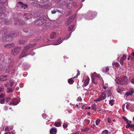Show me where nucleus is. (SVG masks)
<instances>
[{"label": "nucleus", "mask_w": 134, "mask_h": 134, "mask_svg": "<svg viewBox=\"0 0 134 134\" xmlns=\"http://www.w3.org/2000/svg\"><path fill=\"white\" fill-rule=\"evenodd\" d=\"M4 58H1L0 59V71H2L3 69L6 70V72H9L13 74L15 72V70L14 67V61L13 59L8 58L5 60V64L3 63L2 65V63L3 60H4Z\"/></svg>", "instance_id": "f257e3e1"}, {"label": "nucleus", "mask_w": 134, "mask_h": 134, "mask_svg": "<svg viewBox=\"0 0 134 134\" xmlns=\"http://www.w3.org/2000/svg\"><path fill=\"white\" fill-rule=\"evenodd\" d=\"M7 0H0V16H5L6 14L5 12L6 9L5 7L8 4Z\"/></svg>", "instance_id": "f03ea898"}, {"label": "nucleus", "mask_w": 134, "mask_h": 134, "mask_svg": "<svg viewBox=\"0 0 134 134\" xmlns=\"http://www.w3.org/2000/svg\"><path fill=\"white\" fill-rule=\"evenodd\" d=\"M35 45V44H29L26 46L24 47L21 54H20V55L19 56V58L20 59L26 56L27 55H26V53L27 50L30 48L31 47L34 46Z\"/></svg>", "instance_id": "7ed1b4c3"}, {"label": "nucleus", "mask_w": 134, "mask_h": 134, "mask_svg": "<svg viewBox=\"0 0 134 134\" xmlns=\"http://www.w3.org/2000/svg\"><path fill=\"white\" fill-rule=\"evenodd\" d=\"M115 81L117 83L121 85H123L127 83V80L126 77H124L122 78L116 77Z\"/></svg>", "instance_id": "20e7f679"}, {"label": "nucleus", "mask_w": 134, "mask_h": 134, "mask_svg": "<svg viewBox=\"0 0 134 134\" xmlns=\"http://www.w3.org/2000/svg\"><path fill=\"white\" fill-rule=\"evenodd\" d=\"M3 38L2 39L4 41H11L13 40V37L11 35H7V33L4 34L2 33Z\"/></svg>", "instance_id": "39448f33"}, {"label": "nucleus", "mask_w": 134, "mask_h": 134, "mask_svg": "<svg viewBox=\"0 0 134 134\" xmlns=\"http://www.w3.org/2000/svg\"><path fill=\"white\" fill-rule=\"evenodd\" d=\"M21 48L20 47H18L12 49L11 51L12 54L14 55H17L21 50Z\"/></svg>", "instance_id": "423d86ee"}, {"label": "nucleus", "mask_w": 134, "mask_h": 134, "mask_svg": "<svg viewBox=\"0 0 134 134\" xmlns=\"http://www.w3.org/2000/svg\"><path fill=\"white\" fill-rule=\"evenodd\" d=\"M106 97V95L104 92H102L98 99L96 100L97 101H99L105 99Z\"/></svg>", "instance_id": "0eeeda50"}, {"label": "nucleus", "mask_w": 134, "mask_h": 134, "mask_svg": "<svg viewBox=\"0 0 134 134\" xmlns=\"http://www.w3.org/2000/svg\"><path fill=\"white\" fill-rule=\"evenodd\" d=\"M75 16V15L71 16L68 18L67 21L65 22L66 25H68L70 24L74 18Z\"/></svg>", "instance_id": "6e6552de"}, {"label": "nucleus", "mask_w": 134, "mask_h": 134, "mask_svg": "<svg viewBox=\"0 0 134 134\" xmlns=\"http://www.w3.org/2000/svg\"><path fill=\"white\" fill-rule=\"evenodd\" d=\"M82 5L81 3L77 4L75 2H74L73 4L74 7L76 8L77 11L79 10L82 7Z\"/></svg>", "instance_id": "1a4fd4ad"}, {"label": "nucleus", "mask_w": 134, "mask_h": 134, "mask_svg": "<svg viewBox=\"0 0 134 134\" xmlns=\"http://www.w3.org/2000/svg\"><path fill=\"white\" fill-rule=\"evenodd\" d=\"M63 40H65L63 39V37L59 38L57 41L53 43V44L54 45H56L59 44L63 41Z\"/></svg>", "instance_id": "9d476101"}, {"label": "nucleus", "mask_w": 134, "mask_h": 134, "mask_svg": "<svg viewBox=\"0 0 134 134\" xmlns=\"http://www.w3.org/2000/svg\"><path fill=\"white\" fill-rule=\"evenodd\" d=\"M63 40H65L63 39V37L59 38L57 41L53 43V44L54 45H56L59 44L63 41Z\"/></svg>", "instance_id": "9b49d317"}, {"label": "nucleus", "mask_w": 134, "mask_h": 134, "mask_svg": "<svg viewBox=\"0 0 134 134\" xmlns=\"http://www.w3.org/2000/svg\"><path fill=\"white\" fill-rule=\"evenodd\" d=\"M19 102V101L17 99L15 98H14L12 100V101L9 103V104L10 105H16L18 104Z\"/></svg>", "instance_id": "f8f14e48"}, {"label": "nucleus", "mask_w": 134, "mask_h": 134, "mask_svg": "<svg viewBox=\"0 0 134 134\" xmlns=\"http://www.w3.org/2000/svg\"><path fill=\"white\" fill-rule=\"evenodd\" d=\"M134 92V90L132 88H131L126 93L125 95H126V96H131L133 94Z\"/></svg>", "instance_id": "ddd939ff"}, {"label": "nucleus", "mask_w": 134, "mask_h": 134, "mask_svg": "<svg viewBox=\"0 0 134 134\" xmlns=\"http://www.w3.org/2000/svg\"><path fill=\"white\" fill-rule=\"evenodd\" d=\"M126 58V56L125 55H123L122 57H121L119 60V62L120 64L123 65V63L124 60Z\"/></svg>", "instance_id": "4468645a"}, {"label": "nucleus", "mask_w": 134, "mask_h": 134, "mask_svg": "<svg viewBox=\"0 0 134 134\" xmlns=\"http://www.w3.org/2000/svg\"><path fill=\"white\" fill-rule=\"evenodd\" d=\"M18 4L23 9H25L27 7V5L26 4H23L21 2H19Z\"/></svg>", "instance_id": "2eb2a0df"}, {"label": "nucleus", "mask_w": 134, "mask_h": 134, "mask_svg": "<svg viewBox=\"0 0 134 134\" xmlns=\"http://www.w3.org/2000/svg\"><path fill=\"white\" fill-rule=\"evenodd\" d=\"M89 80L90 79L89 77H86V79L84 81V83L83 86L84 87L86 86L89 83Z\"/></svg>", "instance_id": "dca6fc26"}, {"label": "nucleus", "mask_w": 134, "mask_h": 134, "mask_svg": "<svg viewBox=\"0 0 134 134\" xmlns=\"http://www.w3.org/2000/svg\"><path fill=\"white\" fill-rule=\"evenodd\" d=\"M14 44L13 43H10L9 44H6L4 46V47L6 48H9L14 46Z\"/></svg>", "instance_id": "f3484780"}, {"label": "nucleus", "mask_w": 134, "mask_h": 134, "mask_svg": "<svg viewBox=\"0 0 134 134\" xmlns=\"http://www.w3.org/2000/svg\"><path fill=\"white\" fill-rule=\"evenodd\" d=\"M91 76L92 80V81H93V78L96 77H98L99 78H100L101 77L99 74L97 75V73L96 72H94Z\"/></svg>", "instance_id": "a211bd4d"}, {"label": "nucleus", "mask_w": 134, "mask_h": 134, "mask_svg": "<svg viewBox=\"0 0 134 134\" xmlns=\"http://www.w3.org/2000/svg\"><path fill=\"white\" fill-rule=\"evenodd\" d=\"M131 104L130 103H126V108L127 109L130 110L131 111H134V110H132L131 109Z\"/></svg>", "instance_id": "6ab92c4d"}, {"label": "nucleus", "mask_w": 134, "mask_h": 134, "mask_svg": "<svg viewBox=\"0 0 134 134\" xmlns=\"http://www.w3.org/2000/svg\"><path fill=\"white\" fill-rule=\"evenodd\" d=\"M43 21V20H37L36 21L35 24L36 25H40L43 24V23L42 22Z\"/></svg>", "instance_id": "aec40b11"}, {"label": "nucleus", "mask_w": 134, "mask_h": 134, "mask_svg": "<svg viewBox=\"0 0 134 134\" xmlns=\"http://www.w3.org/2000/svg\"><path fill=\"white\" fill-rule=\"evenodd\" d=\"M90 120L87 119H85L84 120L83 122V124L84 126H87L88 125L90 122Z\"/></svg>", "instance_id": "412c9836"}, {"label": "nucleus", "mask_w": 134, "mask_h": 134, "mask_svg": "<svg viewBox=\"0 0 134 134\" xmlns=\"http://www.w3.org/2000/svg\"><path fill=\"white\" fill-rule=\"evenodd\" d=\"M50 134H56L57 132V129L55 128H53L51 129L50 131Z\"/></svg>", "instance_id": "4be33fe9"}, {"label": "nucleus", "mask_w": 134, "mask_h": 134, "mask_svg": "<svg viewBox=\"0 0 134 134\" xmlns=\"http://www.w3.org/2000/svg\"><path fill=\"white\" fill-rule=\"evenodd\" d=\"M66 1L67 0H60L58 3L61 5H63L65 4Z\"/></svg>", "instance_id": "5701e85b"}, {"label": "nucleus", "mask_w": 134, "mask_h": 134, "mask_svg": "<svg viewBox=\"0 0 134 134\" xmlns=\"http://www.w3.org/2000/svg\"><path fill=\"white\" fill-rule=\"evenodd\" d=\"M3 130L6 131L12 130V128H9L8 126H5L3 127Z\"/></svg>", "instance_id": "b1692460"}, {"label": "nucleus", "mask_w": 134, "mask_h": 134, "mask_svg": "<svg viewBox=\"0 0 134 134\" xmlns=\"http://www.w3.org/2000/svg\"><path fill=\"white\" fill-rule=\"evenodd\" d=\"M97 14V13L96 12H92L91 11H89L88 13V15L90 16L91 15L92 16H94Z\"/></svg>", "instance_id": "393cba45"}, {"label": "nucleus", "mask_w": 134, "mask_h": 134, "mask_svg": "<svg viewBox=\"0 0 134 134\" xmlns=\"http://www.w3.org/2000/svg\"><path fill=\"white\" fill-rule=\"evenodd\" d=\"M9 85L8 84H5V86H12L14 83V81L12 80H10L9 81Z\"/></svg>", "instance_id": "a878e982"}, {"label": "nucleus", "mask_w": 134, "mask_h": 134, "mask_svg": "<svg viewBox=\"0 0 134 134\" xmlns=\"http://www.w3.org/2000/svg\"><path fill=\"white\" fill-rule=\"evenodd\" d=\"M7 79V76H1L0 77V80L1 81L6 80Z\"/></svg>", "instance_id": "bb28decb"}, {"label": "nucleus", "mask_w": 134, "mask_h": 134, "mask_svg": "<svg viewBox=\"0 0 134 134\" xmlns=\"http://www.w3.org/2000/svg\"><path fill=\"white\" fill-rule=\"evenodd\" d=\"M74 26L75 25H72L70 26L68 28V30L69 31H72L74 30Z\"/></svg>", "instance_id": "cd10ccee"}, {"label": "nucleus", "mask_w": 134, "mask_h": 134, "mask_svg": "<svg viewBox=\"0 0 134 134\" xmlns=\"http://www.w3.org/2000/svg\"><path fill=\"white\" fill-rule=\"evenodd\" d=\"M117 90L118 93H121L124 90V89L119 87L117 88Z\"/></svg>", "instance_id": "c85d7f7f"}, {"label": "nucleus", "mask_w": 134, "mask_h": 134, "mask_svg": "<svg viewBox=\"0 0 134 134\" xmlns=\"http://www.w3.org/2000/svg\"><path fill=\"white\" fill-rule=\"evenodd\" d=\"M56 36V34L55 32H53L51 33V38H54Z\"/></svg>", "instance_id": "c756f323"}, {"label": "nucleus", "mask_w": 134, "mask_h": 134, "mask_svg": "<svg viewBox=\"0 0 134 134\" xmlns=\"http://www.w3.org/2000/svg\"><path fill=\"white\" fill-rule=\"evenodd\" d=\"M55 126L57 127H59L61 125V123L59 121H57L54 124Z\"/></svg>", "instance_id": "7c9ffc66"}, {"label": "nucleus", "mask_w": 134, "mask_h": 134, "mask_svg": "<svg viewBox=\"0 0 134 134\" xmlns=\"http://www.w3.org/2000/svg\"><path fill=\"white\" fill-rule=\"evenodd\" d=\"M113 65H115L116 67H118L120 66V65L117 62L113 63H112Z\"/></svg>", "instance_id": "2f4dec72"}, {"label": "nucleus", "mask_w": 134, "mask_h": 134, "mask_svg": "<svg viewBox=\"0 0 134 134\" xmlns=\"http://www.w3.org/2000/svg\"><path fill=\"white\" fill-rule=\"evenodd\" d=\"M68 82L70 84H72L74 82V81L72 79H69L68 80Z\"/></svg>", "instance_id": "473e14b6"}, {"label": "nucleus", "mask_w": 134, "mask_h": 134, "mask_svg": "<svg viewBox=\"0 0 134 134\" xmlns=\"http://www.w3.org/2000/svg\"><path fill=\"white\" fill-rule=\"evenodd\" d=\"M29 16V14L28 13H25L24 15V17L26 19H28V16Z\"/></svg>", "instance_id": "72a5a7b5"}, {"label": "nucleus", "mask_w": 134, "mask_h": 134, "mask_svg": "<svg viewBox=\"0 0 134 134\" xmlns=\"http://www.w3.org/2000/svg\"><path fill=\"white\" fill-rule=\"evenodd\" d=\"M67 8H71L72 4L71 3H67L66 4Z\"/></svg>", "instance_id": "f704fd0d"}, {"label": "nucleus", "mask_w": 134, "mask_h": 134, "mask_svg": "<svg viewBox=\"0 0 134 134\" xmlns=\"http://www.w3.org/2000/svg\"><path fill=\"white\" fill-rule=\"evenodd\" d=\"M25 42V41H23V40H20L19 41V43L21 44H24Z\"/></svg>", "instance_id": "c9c22d12"}, {"label": "nucleus", "mask_w": 134, "mask_h": 134, "mask_svg": "<svg viewBox=\"0 0 134 134\" xmlns=\"http://www.w3.org/2000/svg\"><path fill=\"white\" fill-rule=\"evenodd\" d=\"M67 122H64V123L63 126L64 128H66L68 127V124Z\"/></svg>", "instance_id": "e433bc0d"}, {"label": "nucleus", "mask_w": 134, "mask_h": 134, "mask_svg": "<svg viewBox=\"0 0 134 134\" xmlns=\"http://www.w3.org/2000/svg\"><path fill=\"white\" fill-rule=\"evenodd\" d=\"M15 132L14 131H12L11 132H7L5 133L4 134H15Z\"/></svg>", "instance_id": "4c0bfd02"}, {"label": "nucleus", "mask_w": 134, "mask_h": 134, "mask_svg": "<svg viewBox=\"0 0 134 134\" xmlns=\"http://www.w3.org/2000/svg\"><path fill=\"white\" fill-rule=\"evenodd\" d=\"M108 133V131L107 130H105L103 131L101 134H107Z\"/></svg>", "instance_id": "58836bf2"}, {"label": "nucleus", "mask_w": 134, "mask_h": 134, "mask_svg": "<svg viewBox=\"0 0 134 134\" xmlns=\"http://www.w3.org/2000/svg\"><path fill=\"white\" fill-rule=\"evenodd\" d=\"M114 100H110L109 101V103L111 106H112L114 104Z\"/></svg>", "instance_id": "ea45409f"}, {"label": "nucleus", "mask_w": 134, "mask_h": 134, "mask_svg": "<svg viewBox=\"0 0 134 134\" xmlns=\"http://www.w3.org/2000/svg\"><path fill=\"white\" fill-rule=\"evenodd\" d=\"M16 20H17V21H14V24H16L19 23L20 24H21L20 23V21L18 20L17 18H16Z\"/></svg>", "instance_id": "a19ab883"}, {"label": "nucleus", "mask_w": 134, "mask_h": 134, "mask_svg": "<svg viewBox=\"0 0 134 134\" xmlns=\"http://www.w3.org/2000/svg\"><path fill=\"white\" fill-rule=\"evenodd\" d=\"M7 91L8 92L10 93L13 92V90L11 88L9 87H8L7 88Z\"/></svg>", "instance_id": "79ce46f5"}, {"label": "nucleus", "mask_w": 134, "mask_h": 134, "mask_svg": "<svg viewBox=\"0 0 134 134\" xmlns=\"http://www.w3.org/2000/svg\"><path fill=\"white\" fill-rule=\"evenodd\" d=\"M100 121V120L99 119H97L96 121V125H98Z\"/></svg>", "instance_id": "37998d69"}, {"label": "nucleus", "mask_w": 134, "mask_h": 134, "mask_svg": "<svg viewBox=\"0 0 134 134\" xmlns=\"http://www.w3.org/2000/svg\"><path fill=\"white\" fill-rule=\"evenodd\" d=\"M72 32H71V33H72ZM71 33H70L69 34V36H67L64 39V40H66L68 39L71 36Z\"/></svg>", "instance_id": "c03bdc74"}, {"label": "nucleus", "mask_w": 134, "mask_h": 134, "mask_svg": "<svg viewBox=\"0 0 134 134\" xmlns=\"http://www.w3.org/2000/svg\"><path fill=\"white\" fill-rule=\"evenodd\" d=\"M72 32H71V33H72ZM71 33H70L69 34V36H67L64 39V40H66L68 39L71 36Z\"/></svg>", "instance_id": "a18cd8bd"}, {"label": "nucleus", "mask_w": 134, "mask_h": 134, "mask_svg": "<svg viewBox=\"0 0 134 134\" xmlns=\"http://www.w3.org/2000/svg\"><path fill=\"white\" fill-rule=\"evenodd\" d=\"M5 102L4 99H0V103L1 104H3Z\"/></svg>", "instance_id": "49530a36"}, {"label": "nucleus", "mask_w": 134, "mask_h": 134, "mask_svg": "<svg viewBox=\"0 0 134 134\" xmlns=\"http://www.w3.org/2000/svg\"><path fill=\"white\" fill-rule=\"evenodd\" d=\"M92 109L93 110H96V106L94 104H92Z\"/></svg>", "instance_id": "de8ad7c7"}, {"label": "nucleus", "mask_w": 134, "mask_h": 134, "mask_svg": "<svg viewBox=\"0 0 134 134\" xmlns=\"http://www.w3.org/2000/svg\"><path fill=\"white\" fill-rule=\"evenodd\" d=\"M82 99L80 97H79L77 99V100L78 101H81L82 100Z\"/></svg>", "instance_id": "09e8293b"}, {"label": "nucleus", "mask_w": 134, "mask_h": 134, "mask_svg": "<svg viewBox=\"0 0 134 134\" xmlns=\"http://www.w3.org/2000/svg\"><path fill=\"white\" fill-rule=\"evenodd\" d=\"M2 85H0V92L3 91L4 89L2 87Z\"/></svg>", "instance_id": "8fccbe9b"}, {"label": "nucleus", "mask_w": 134, "mask_h": 134, "mask_svg": "<svg viewBox=\"0 0 134 134\" xmlns=\"http://www.w3.org/2000/svg\"><path fill=\"white\" fill-rule=\"evenodd\" d=\"M5 95L4 94L2 93L0 95V98H3L4 97Z\"/></svg>", "instance_id": "3c124183"}, {"label": "nucleus", "mask_w": 134, "mask_h": 134, "mask_svg": "<svg viewBox=\"0 0 134 134\" xmlns=\"http://www.w3.org/2000/svg\"><path fill=\"white\" fill-rule=\"evenodd\" d=\"M57 12V9L55 10H53L52 11V14H55Z\"/></svg>", "instance_id": "603ef678"}, {"label": "nucleus", "mask_w": 134, "mask_h": 134, "mask_svg": "<svg viewBox=\"0 0 134 134\" xmlns=\"http://www.w3.org/2000/svg\"><path fill=\"white\" fill-rule=\"evenodd\" d=\"M42 116L44 118H45L47 117V115L46 114H42Z\"/></svg>", "instance_id": "864d4df0"}, {"label": "nucleus", "mask_w": 134, "mask_h": 134, "mask_svg": "<svg viewBox=\"0 0 134 134\" xmlns=\"http://www.w3.org/2000/svg\"><path fill=\"white\" fill-rule=\"evenodd\" d=\"M80 74V73L79 72H78L77 73V74L76 76H75L74 77V78H76L78 76H79Z\"/></svg>", "instance_id": "5fc2aeb1"}, {"label": "nucleus", "mask_w": 134, "mask_h": 134, "mask_svg": "<svg viewBox=\"0 0 134 134\" xmlns=\"http://www.w3.org/2000/svg\"><path fill=\"white\" fill-rule=\"evenodd\" d=\"M89 130V128L87 127H86L83 129L84 131H88Z\"/></svg>", "instance_id": "6e6d98bb"}, {"label": "nucleus", "mask_w": 134, "mask_h": 134, "mask_svg": "<svg viewBox=\"0 0 134 134\" xmlns=\"http://www.w3.org/2000/svg\"><path fill=\"white\" fill-rule=\"evenodd\" d=\"M130 127L132 129H134V125L131 124H130Z\"/></svg>", "instance_id": "4d7b16f0"}, {"label": "nucleus", "mask_w": 134, "mask_h": 134, "mask_svg": "<svg viewBox=\"0 0 134 134\" xmlns=\"http://www.w3.org/2000/svg\"><path fill=\"white\" fill-rule=\"evenodd\" d=\"M130 123H128V124H127L126 125V127L127 128H128L130 127Z\"/></svg>", "instance_id": "13d9d810"}, {"label": "nucleus", "mask_w": 134, "mask_h": 134, "mask_svg": "<svg viewBox=\"0 0 134 134\" xmlns=\"http://www.w3.org/2000/svg\"><path fill=\"white\" fill-rule=\"evenodd\" d=\"M102 71L104 72H106V69H105V67L104 68H103L102 70Z\"/></svg>", "instance_id": "bf43d9fd"}, {"label": "nucleus", "mask_w": 134, "mask_h": 134, "mask_svg": "<svg viewBox=\"0 0 134 134\" xmlns=\"http://www.w3.org/2000/svg\"><path fill=\"white\" fill-rule=\"evenodd\" d=\"M105 69H106V72H107L109 70V68L108 67H105Z\"/></svg>", "instance_id": "052dcab7"}, {"label": "nucleus", "mask_w": 134, "mask_h": 134, "mask_svg": "<svg viewBox=\"0 0 134 134\" xmlns=\"http://www.w3.org/2000/svg\"><path fill=\"white\" fill-rule=\"evenodd\" d=\"M122 118L126 121L128 120V119L125 117L123 116Z\"/></svg>", "instance_id": "680f3d73"}, {"label": "nucleus", "mask_w": 134, "mask_h": 134, "mask_svg": "<svg viewBox=\"0 0 134 134\" xmlns=\"http://www.w3.org/2000/svg\"><path fill=\"white\" fill-rule=\"evenodd\" d=\"M125 104H124L122 106V109H123V110H124V108H125Z\"/></svg>", "instance_id": "e2e57ef3"}, {"label": "nucleus", "mask_w": 134, "mask_h": 134, "mask_svg": "<svg viewBox=\"0 0 134 134\" xmlns=\"http://www.w3.org/2000/svg\"><path fill=\"white\" fill-rule=\"evenodd\" d=\"M104 84L103 83L102 85L103 87H102L104 89H107V87L106 86H103Z\"/></svg>", "instance_id": "0e129e2a"}, {"label": "nucleus", "mask_w": 134, "mask_h": 134, "mask_svg": "<svg viewBox=\"0 0 134 134\" xmlns=\"http://www.w3.org/2000/svg\"><path fill=\"white\" fill-rule=\"evenodd\" d=\"M4 109L5 110H7V109L8 107H7V106H5L4 107Z\"/></svg>", "instance_id": "69168bd1"}, {"label": "nucleus", "mask_w": 134, "mask_h": 134, "mask_svg": "<svg viewBox=\"0 0 134 134\" xmlns=\"http://www.w3.org/2000/svg\"><path fill=\"white\" fill-rule=\"evenodd\" d=\"M108 122L109 123H110L111 121L110 119L109 118H108Z\"/></svg>", "instance_id": "338daca9"}, {"label": "nucleus", "mask_w": 134, "mask_h": 134, "mask_svg": "<svg viewBox=\"0 0 134 134\" xmlns=\"http://www.w3.org/2000/svg\"><path fill=\"white\" fill-rule=\"evenodd\" d=\"M131 55L133 57H134V52H133V53L131 54Z\"/></svg>", "instance_id": "774afa93"}]
</instances>
